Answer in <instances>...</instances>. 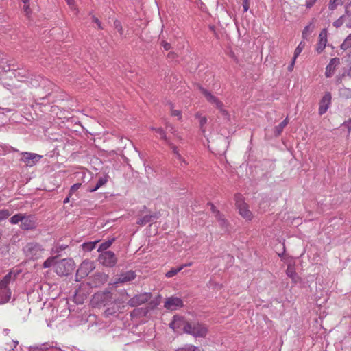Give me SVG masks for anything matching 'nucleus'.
Masks as SVG:
<instances>
[{
    "instance_id": "5fc2aeb1",
    "label": "nucleus",
    "mask_w": 351,
    "mask_h": 351,
    "mask_svg": "<svg viewBox=\"0 0 351 351\" xmlns=\"http://www.w3.org/2000/svg\"><path fill=\"white\" fill-rule=\"evenodd\" d=\"M0 110H2V113L3 114L8 113V112H12L13 110L11 108H1V107H0Z\"/></svg>"
},
{
    "instance_id": "37998d69",
    "label": "nucleus",
    "mask_w": 351,
    "mask_h": 351,
    "mask_svg": "<svg viewBox=\"0 0 351 351\" xmlns=\"http://www.w3.org/2000/svg\"><path fill=\"white\" fill-rule=\"evenodd\" d=\"M160 45L161 46L163 47L165 51H168L171 49V45L169 43L167 42L166 40H162L161 42H160Z\"/></svg>"
},
{
    "instance_id": "6e6d98bb",
    "label": "nucleus",
    "mask_w": 351,
    "mask_h": 351,
    "mask_svg": "<svg viewBox=\"0 0 351 351\" xmlns=\"http://www.w3.org/2000/svg\"><path fill=\"white\" fill-rule=\"evenodd\" d=\"M67 4L73 8L75 6V1L74 0H65Z\"/></svg>"
},
{
    "instance_id": "aec40b11",
    "label": "nucleus",
    "mask_w": 351,
    "mask_h": 351,
    "mask_svg": "<svg viewBox=\"0 0 351 351\" xmlns=\"http://www.w3.org/2000/svg\"><path fill=\"white\" fill-rule=\"evenodd\" d=\"M108 178L109 177L107 175H104V176L100 177L98 179L95 186L93 188L89 189L88 191L90 192H94V191H97V189H99L100 187L105 185L108 182Z\"/></svg>"
},
{
    "instance_id": "ea45409f",
    "label": "nucleus",
    "mask_w": 351,
    "mask_h": 351,
    "mask_svg": "<svg viewBox=\"0 0 351 351\" xmlns=\"http://www.w3.org/2000/svg\"><path fill=\"white\" fill-rule=\"evenodd\" d=\"M304 47V43L300 42L298 46L296 47L294 51V56L297 57L300 54Z\"/></svg>"
},
{
    "instance_id": "864d4df0",
    "label": "nucleus",
    "mask_w": 351,
    "mask_h": 351,
    "mask_svg": "<svg viewBox=\"0 0 351 351\" xmlns=\"http://www.w3.org/2000/svg\"><path fill=\"white\" fill-rule=\"evenodd\" d=\"M176 57H177V55H176V53H174V52H169V53L167 54V58L171 59V60H173V59H175Z\"/></svg>"
},
{
    "instance_id": "4468645a",
    "label": "nucleus",
    "mask_w": 351,
    "mask_h": 351,
    "mask_svg": "<svg viewBox=\"0 0 351 351\" xmlns=\"http://www.w3.org/2000/svg\"><path fill=\"white\" fill-rule=\"evenodd\" d=\"M182 306V300L177 297L168 298L164 304V307L170 311L177 310Z\"/></svg>"
},
{
    "instance_id": "473e14b6",
    "label": "nucleus",
    "mask_w": 351,
    "mask_h": 351,
    "mask_svg": "<svg viewBox=\"0 0 351 351\" xmlns=\"http://www.w3.org/2000/svg\"><path fill=\"white\" fill-rule=\"evenodd\" d=\"M23 215L24 214H21V213H18V214H16L14 215H13L10 219V222L12 223V224H17L19 223V222H22V220L23 219Z\"/></svg>"
},
{
    "instance_id": "f03ea898",
    "label": "nucleus",
    "mask_w": 351,
    "mask_h": 351,
    "mask_svg": "<svg viewBox=\"0 0 351 351\" xmlns=\"http://www.w3.org/2000/svg\"><path fill=\"white\" fill-rule=\"evenodd\" d=\"M23 250L26 257L32 260H38L41 258L45 251L40 244L36 242L27 243L23 247Z\"/></svg>"
},
{
    "instance_id": "2eb2a0df",
    "label": "nucleus",
    "mask_w": 351,
    "mask_h": 351,
    "mask_svg": "<svg viewBox=\"0 0 351 351\" xmlns=\"http://www.w3.org/2000/svg\"><path fill=\"white\" fill-rule=\"evenodd\" d=\"M190 322H187L184 317L180 316H174L173 321L170 323L169 326L175 331H178L179 329L182 328L185 332V326L189 324Z\"/></svg>"
},
{
    "instance_id": "680f3d73",
    "label": "nucleus",
    "mask_w": 351,
    "mask_h": 351,
    "mask_svg": "<svg viewBox=\"0 0 351 351\" xmlns=\"http://www.w3.org/2000/svg\"><path fill=\"white\" fill-rule=\"evenodd\" d=\"M9 332H10V330H9V329H5V330H4V332H5L6 335H8V334L9 333Z\"/></svg>"
},
{
    "instance_id": "f3484780",
    "label": "nucleus",
    "mask_w": 351,
    "mask_h": 351,
    "mask_svg": "<svg viewBox=\"0 0 351 351\" xmlns=\"http://www.w3.org/2000/svg\"><path fill=\"white\" fill-rule=\"evenodd\" d=\"M340 64V59L339 58H332L329 64L326 67L325 75L326 77H331L337 69Z\"/></svg>"
},
{
    "instance_id": "f257e3e1",
    "label": "nucleus",
    "mask_w": 351,
    "mask_h": 351,
    "mask_svg": "<svg viewBox=\"0 0 351 351\" xmlns=\"http://www.w3.org/2000/svg\"><path fill=\"white\" fill-rule=\"evenodd\" d=\"M19 271H10L0 280V304H3L10 301L12 295L10 285L16 280Z\"/></svg>"
},
{
    "instance_id": "de8ad7c7",
    "label": "nucleus",
    "mask_w": 351,
    "mask_h": 351,
    "mask_svg": "<svg viewBox=\"0 0 351 351\" xmlns=\"http://www.w3.org/2000/svg\"><path fill=\"white\" fill-rule=\"evenodd\" d=\"M296 59H297V57L293 56L290 64L287 67V70L289 71H293V69L294 68V65H295V62Z\"/></svg>"
},
{
    "instance_id": "a18cd8bd",
    "label": "nucleus",
    "mask_w": 351,
    "mask_h": 351,
    "mask_svg": "<svg viewBox=\"0 0 351 351\" xmlns=\"http://www.w3.org/2000/svg\"><path fill=\"white\" fill-rule=\"evenodd\" d=\"M206 122H207V119L206 117H201L199 118V124H200V128H201L202 132H204V130L203 129V127L206 123Z\"/></svg>"
},
{
    "instance_id": "6e6552de",
    "label": "nucleus",
    "mask_w": 351,
    "mask_h": 351,
    "mask_svg": "<svg viewBox=\"0 0 351 351\" xmlns=\"http://www.w3.org/2000/svg\"><path fill=\"white\" fill-rule=\"evenodd\" d=\"M21 158L20 160L23 162L27 167H33L38 163L43 158L42 155L32 153L23 152L21 153Z\"/></svg>"
},
{
    "instance_id": "9d476101",
    "label": "nucleus",
    "mask_w": 351,
    "mask_h": 351,
    "mask_svg": "<svg viewBox=\"0 0 351 351\" xmlns=\"http://www.w3.org/2000/svg\"><path fill=\"white\" fill-rule=\"evenodd\" d=\"M95 269V265L93 261L89 260H84L80 265L77 271V275L82 277L87 276L90 272Z\"/></svg>"
},
{
    "instance_id": "3c124183",
    "label": "nucleus",
    "mask_w": 351,
    "mask_h": 351,
    "mask_svg": "<svg viewBox=\"0 0 351 351\" xmlns=\"http://www.w3.org/2000/svg\"><path fill=\"white\" fill-rule=\"evenodd\" d=\"M82 184L80 183H76L75 184H73L71 187V193H74L75 191H77V189H79L81 186Z\"/></svg>"
},
{
    "instance_id": "1a4fd4ad",
    "label": "nucleus",
    "mask_w": 351,
    "mask_h": 351,
    "mask_svg": "<svg viewBox=\"0 0 351 351\" xmlns=\"http://www.w3.org/2000/svg\"><path fill=\"white\" fill-rule=\"evenodd\" d=\"M236 205L239 209V214L245 219H252V213L248 209L247 204L243 202L241 195H235Z\"/></svg>"
},
{
    "instance_id": "423d86ee",
    "label": "nucleus",
    "mask_w": 351,
    "mask_h": 351,
    "mask_svg": "<svg viewBox=\"0 0 351 351\" xmlns=\"http://www.w3.org/2000/svg\"><path fill=\"white\" fill-rule=\"evenodd\" d=\"M113 294L109 291L99 292L93 295L92 302L94 305H110L115 302Z\"/></svg>"
},
{
    "instance_id": "09e8293b",
    "label": "nucleus",
    "mask_w": 351,
    "mask_h": 351,
    "mask_svg": "<svg viewBox=\"0 0 351 351\" xmlns=\"http://www.w3.org/2000/svg\"><path fill=\"white\" fill-rule=\"evenodd\" d=\"M243 12H246L250 8V0H243Z\"/></svg>"
},
{
    "instance_id": "a878e982",
    "label": "nucleus",
    "mask_w": 351,
    "mask_h": 351,
    "mask_svg": "<svg viewBox=\"0 0 351 351\" xmlns=\"http://www.w3.org/2000/svg\"><path fill=\"white\" fill-rule=\"evenodd\" d=\"M287 275L292 279V280L294 282H296L298 279V276L297 274L295 273L294 268L291 267V265H289L287 267V271H286Z\"/></svg>"
},
{
    "instance_id": "603ef678",
    "label": "nucleus",
    "mask_w": 351,
    "mask_h": 351,
    "mask_svg": "<svg viewBox=\"0 0 351 351\" xmlns=\"http://www.w3.org/2000/svg\"><path fill=\"white\" fill-rule=\"evenodd\" d=\"M24 11H25L26 15H27V16L30 14V8H29V3L25 4V5H24Z\"/></svg>"
},
{
    "instance_id": "7c9ffc66",
    "label": "nucleus",
    "mask_w": 351,
    "mask_h": 351,
    "mask_svg": "<svg viewBox=\"0 0 351 351\" xmlns=\"http://www.w3.org/2000/svg\"><path fill=\"white\" fill-rule=\"evenodd\" d=\"M110 305H112V306L108 307L104 311V314L106 317L112 315L118 311V307L117 306L115 302L111 304Z\"/></svg>"
},
{
    "instance_id": "39448f33",
    "label": "nucleus",
    "mask_w": 351,
    "mask_h": 351,
    "mask_svg": "<svg viewBox=\"0 0 351 351\" xmlns=\"http://www.w3.org/2000/svg\"><path fill=\"white\" fill-rule=\"evenodd\" d=\"M201 93L205 97L206 99L212 105L215 106L219 112L224 116L228 115V112L223 108V104L220 101L218 97L214 95L211 92L207 89L199 87Z\"/></svg>"
},
{
    "instance_id": "bb28decb",
    "label": "nucleus",
    "mask_w": 351,
    "mask_h": 351,
    "mask_svg": "<svg viewBox=\"0 0 351 351\" xmlns=\"http://www.w3.org/2000/svg\"><path fill=\"white\" fill-rule=\"evenodd\" d=\"M186 265H191V263H189L188 265H182L178 268H172L171 270H169V271H167L165 274L166 277L167 278H171V277H173L174 276H176L179 271H180L184 267L186 266Z\"/></svg>"
},
{
    "instance_id": "a19ab883",
    "label": "nucleus",
    "mask_w": 351,
    "mask_h": 351,
    "mask_svg": "<svg viewBox=\"0 0 351 351\" xmlns=\"http://www.w3.org/2000/svg\"><path fill=\"white\" fill-rule=\"evenodd\" d=\"M114 27L118 31V32L122 35L123 34V27L121 23L119 20H115L114 22Z\"/></svg>"
},
{
    "instance_id": "c03bdc74",
    "label": "nucleus",
    "mask_w": 351,
    "mask_h": 351,
    "mask_svg": "<svg viewBox=\"0 0 351 351\" xmlns=\"http://www.w3.org/2000/svg\"><path fill=\"white\" fill-rule=\"evenodd\" d=\"M343 16H341L339 17L337 20H336L335 21H334L333 23V25L336 27H341L343 23Z\"/></svg>"
},
{
    "instance_id": "20e7f679",
    "label": "nucleus",
    "mask_w": 351,
    "mask_h": 351,
    "mask_svg": "<svg viewBox=\"0 0 351 351\" xmlns=\"http://www.w3.org/2000/svg\"><path fill=\"white\" fill-rule=\"evenodd\" d=\"M208 327L199 322H193L185 326V333L195 337H205L208 333Z\"/></svg>"
},
{
    "instance_id": "f704fd0d",
    "label": "nucleus",
    "mask_w": 351,
    "mask_h": 351,
    "mask_svg": "<svg viewBox=\"0 0 351 351\" xmlns=\"http://www.w3.org/2000/svg\"><path fill=\"white\" fill-rule=\"evenodd\" d=\"M169 105V107L171 110V114L173 117H177L178 118L179 120H180L182 119V112L180 110H173V104L169 102L168 104Z\"/></svg>"
},
{
    "instance_id": "dca6fc26",
    "label": "nucleus",
    "mask_w": 351,
    "mask_h": 351,
    "mask_svg": "<svg viewBox=\"0 0 351 351\" xmlns=\"http://www.w3.org/2000/svg\"><path fill=\"white\" fill-rule=\"evenodd\" d=\"M327 34V29H323L319 34V39L316 46V51L318 53H321L326 46L328 42Z\"/></svg>"
},
{
    "instance_id": "4c0bfd02",
    "label": "nucleus",
    "mask_w": 351,
    "mask_h": 351,
    "mask_svg": "<svg viewBox=\"0 0 351 351\" xmlns=\"http://www.w3.org/2000/svg\"><path fill=\"white\" fill-rule=\"evenodd\" d=\"M11 215V213L8 209L0 210V221H3L8 218Z\"/></svg>"
},
{
    "instance_id": "72a5a7b5",
    "label": "nucleus",
    "mask_w": 351,
    "mask_h": 351,
    "mask_svg": "<svg viewBox=\"0 0 351 351\" xmlns=\"http://www.w3.org/2000/svg\"><path fill=\"white\" fill-rule=\"evenodd\" d=\"M199 348L195 346L187 344L184 346L178 348L176 351H199Z\"/></svg>"
},
{
    "instance_id": "bf43d9fd",
    "label": "nucleus",
    "mask_w": 351,
    "mask_h": 351,
    "mask_svg": "<svg viewBox=\"0 0 351 351\" xmlns=\"http://www.w3.org/2000/svg\"><path fill=\"white\" fill-rule=\"evenodd\" d=\"M22 1L24 3V4L29 3V0H22Z\"/></svg>"
},
{
    "instance_id": "e433bc0d",
    "label": "nucleus",
    "mask_w": 351,
    "mask_h": 351,
    "mask_svg": "<svg viewBox=\"0 0 351 351\" xmlns=\"http://www.w3.org/2000/svg\"><path fill=\"white\" fill-rule=\"evenodd\" d=\"M55 257H49L48 258L44 263H43V267L44 268H49L51 267L52 265H55Z\"/></svg>"
},
{
    "instance_id": "4be33fe9",
    "label": "nucleus",
    "mask_w": 351,
    "mask_h": 351,
    "mask_svg": "<svg viewBox=\"0 0 351 351\" xmlns=\"http://www.w3.org/2000/svg\"><path fill=\"white\" fill-rule=\"evenodd\" d=\"M115 239L113 238L112 239L103 242L102 243L100 244L97 251L99 252V254H101L103 252H108V250H107L112 245Z\"/></svg>"
},
{
    "instance_id": "c9c22d12",
    "label": "nucleus",
    "mask_w": 351,
    "mask_h": 351,
    "mask_svg": "<svg viewBox=\"0 0 351 351\" xmlns=\"http://www.w3.org/2000/svg\"><path fill=\"white\" fill-rule=\"evenodd\" d=\"M216 219L218 221L219 226L223 228H226L228 226V221L227 220L223 217V215L220 213L219 216H217Z\"/></svg>"
},
{
    "instance_id": "c85d7f7f",
    "label": "nucleus",
    "mask_w": 351,
    "mask_h": 351,
    "mask_svg": "<svg viewBox=\"0 0 351 351\" xmlns=\"http://www.w3.org/2000/svg\"><path fill=\"white\" fill-rule=\"evenodd\" d=\"M151 130L155 131L160 136L161 139L164 140L166 143L168 142L169 139L166 136V132L162 128L152 127Z\"/></svg>"
},
{
    "instance_id": "412c9836",
    "label": "nucleus",
    "mask_w": 351,
    "mask_h": 351,
    "mask_svg": "<svg viewBox=\"0 0 351 351\" xmlns=\"http://www.w3.org/2000/svg\"><path fill=\"white\" fill-rule=\"evenodd\" d=\"M167 143L169 145L170 148L172 149L173 152L175 154L176 158L181 162L184 163L186 165V162L184 160V158L181 156V154L179 153V150L178 147L175 146L172 143H171L169 141L167 142Z\"/></svg>"
},
{
    "instance_id": "e2e57ef3",
    "label": "nucleus",
    "mask_w": 351,
    "mask_h": 351,
    "mask_svg": "<svg viewBox=\"0 0 351 351\" xmlns=\"http://www.w3.org/2000/svg\"><path fill=\"white\" fill-rule=\"evenodd\" d=\"M341 82V78L339 77L337 80V83L339 84Z\"/></svg>"
},
{
    "instance_id": "6ab92c4d",
    "label": "nucleus",
    "mask_w": 351,
    "mask_h": 351,
    "mask_svg": "<svg viewBox=\"0 0 351 351\" xmlns=\"http://www.w3.org/2000/svg\"><path fill=\"white\" fill-rule=\"evenodd\" d=\"M158 217L159 216L157 214L146 215L144 217L140 218L136 223L138 225L145 226L147 223L152 222L155 219H157Z\"/></svg>"
},
{
    "instance_id": "c756f323",
    "label": "nucleus",
    "mask_w": 351,
    "mask_h": 351,
    "mask_svg": "<svg viewBox=\"0 0 351 351\" xmlns=\"http://www.w3.org/2000/svg\"><path fill=\"white\" fill-rule=\"evenodd\" d=\"M343 4V0H330L328 3V9L330 11H334L338 6Z\"/></svg>"
},
{
    "instance_id": "69168bd1",
    "label": "nucleus",
    "mask_w": 351,
    "mask_h": 351,
    "mask_svg": "<svg viewBox=\"0 0 351 351\" xmlns=\"http://www.w3.org/2000/svg\"><path fill=\"white\" fill-rule=\"evenodd\" d=\"M177 138H178L179 141H182V138L180 136H177Z\"/></svg>"
},
{
    "instance_id": "9b49d317",
    "label": "nucleus",
    "mask_w": 351,
    "mask_h": 351,
    "mask_svg": "<svg viewBox=\"0 0 351 351\" xmlns=\"http://www.w3.org/2000/svg\"><path fill=\"white\" fill-rule=\"evenodd\" d=\"M151 298L149 293H144L132 298L128 302V305L134 307L147 302Z\"/></svg>"
},
{
    "instance_id": "79ce46f5",
    "label": "nucleus",
    "mask_w": 351,
    "mask_h": 351,
    "mask_svg": "<svg viewBox=\"0 0 351 351\" xmlns=\"http://www.w3.org/2000/svg\"><path fill=\"white\" fill-rule=\"evenodd\" d=\"M92 21H93V23L97 24V25L98 27V29H104V27H103V26L101 25V21L95 16H94V15L92 16Z\"/></svg>"
},
{
    "instance_id": "58836bf2",
    "label": "nucleus",
    "mask_w": 351,
    "mask_h": 351,
    "mask_svg": "<svg viewBox=\"0 0 351 351\" xmlns=\"http://www.w3.org/2000/svg\"><path fill=\"white\" fill-rule=\"evenodd\" d=\"M19 344V342L18 341H16V340H12L10 341V343H7V346L5 347V350H8L10 351H12V350H14V348H16V346H18Z\"/></svg>"
},
{
    "instance_id": "cd10ccee",
    "label": "nucleus",
    "mask_w": 351,
    "mask_h": 351,
    "mask_svg": "<svg viewBox=\"0 0 351 351\" xmlns=\"http://www.w3.org/2000/svg\"><path fill=\"white\" fill-rule=\"evenodd\" d=\"M314 29V26L313 25L312 23H311L309 25H306L303 31H302V38L304 39H308V36L312 33L313 30Z\"/></svg>"
},
{
    "instance_id": "393cba45",
    "label": "nucleus",
    "mask_w": 351,
    "mask_h": 351,
    "mask_svg": "<svg viewBox=\"0 0 351 351\" xmlns=\"http://www.w3.org/2000/svg\"><path fill=\"white\" fill-rule=\"evenodd\" d=\"M339 97L343 99L351 98V88L342 87L339 90Z\"/></svg>"
},
{
    "instance_id": "052dcab7",
    "label": "nucleus",
    "mask_w": 351,
    "mask_h": 351,
    "mask_svg": "<svg viewBox=\"0 0 351 351\" xmlns=\"http://www.w3.org/2000/svg\"><path fill=\"white\" fill-rule=\"evenodd\" d=\"M69 197H66L64 200V203L66 204L67 202H69Z\"/></svg>"
},
{
    "instance_id": "2f4dec72",
    "label": "nucleus",
    "mask_w": 351,
    "mask_h": 351,
    "mask_svg": "<svg viewBox=\"0 0 351 351\" xmlns=\"http://www.w3.org/2000/svg\"><path fill=\"white\" fill-rule=\"evenodd\" d=\"M351 47V33L345 38L340 46L342 50H347Z\"/></svg>"
},
{
    "instance_id": "ddd939ff",
    "label": "nucleus",
    "mask_w": 351,
    "mask_h": 351,
    "mask_svg": "<svg viewBox=\"0 0 351 351\" xmlns=\"http://www.w3.org/2000/svg\"><path fill=\"white\" fill-rule=\"evenodd\" d=\"M332 95L330 93L327 92L322 97L319 104V114L322 115L326 112L331 104Z\"/></svg>"
},
{
    "instance_id": "0eeeda50",
    "label": "nucleus",
    "mask_w": 351,
    "mask_h": 351,
    "mask_svg": "<svg viewBox=\"0 0 351 351\" xmlns=\"http://www.w3.org/2000/svg\"><path fill=\"white\" fill-rule=\"evenodd\" d=\"M98 261L104 267L112 268L117 265L118 258L113 252L108 251L99 254Z\"/></svg>"
},
{
    "instance_id": "13d9d810",
    "label": "nucleus",
    "mask_w": 351,
    "mask_h": 351,
    "mask_svg": "<svg viewBox=\"0 0 351 351\" xmlns=\"http://www.w3.org/2000/svg\"><path fill=\"white\" fill-rule=\"evenodd\" d=\"M348 75L349 77H351V66H350V68L348 69Z\"/></svg>"
},
{
    "instance_id": "49530a36",
    "label": "nucleus",
    "mask_w": 351,
    "mask_h": 351,
    "mask_svg": "<svg viewBox=\"0 0 351 351\" xmlns=\"http://www.w3.org/2000/svg\"><path fill=\"white\" fill-rule=\"evenodd\" d=\"M209 205L210 206L211 211L215 215V217L219 216L221 213L216 208L215 205L211 203H209Z\"/></svg>"
},
{
    "instance_id": "b1692460",
    "label": "nucleus",
    "mask_w": 351,
    "mask_h": 351,
    "mask_svg": "<svg viewBox=\"0 0 351 351\" xmlns=\"http://www.w3.org/2000/svg\"><path fill=\"white\" fill-rule=\"evenodd\" d=\"M98 242H99L98 241H90V242L84 243L82 245V249L84 252H90L93 249L95 248L96 244Z\"/></svg>"
},
{
    "instance_id": "5701e85b",
    "label": "nucleus",
    "mask_w": 351,
    "mask_h": 351,
    "mask_svg": "<svg viewBox=\"0 0 351 351\" xmlns=\"http://www.w3.org/2000/svg\"><path fill=\"white\" fill-rule=\"evenodd\" d=\"M288 124V119L286 118L284 121H282L280 123H279L277 126L274 128V134L276 136H279L283 131L285 126Z\"/></svg>"
},
{
    "instance_id": "4d7b16f0",
    "label": "nucleus",
    "mask_w": 351,
    "mask_h": 351,
    "mask_svg": "<svg viewBox=\"0 0 351 351\" xmlns=\"http://www.w3.org/2000/svg\"><path fill=\"white\" fill-rule=\"evenodd\" d=\"M166 128L167 129H169V130L172 132V133H174V130H173V126L169 124V123H167L166 125Z\"/></svg>"
},
{
    "instance_id": "7ed1b4c3",
    "label": "nucleus",
    "mask_w": 351,
    "mask_h": 351,
    "mask_svg": "<svg viewBox=\"0 0 351 351\" xmlns=\"http://www.w3.org/2000/svg\"><path fill=\"white\" fill-rule=\"evenodd\" d=\"M75 267L73 259H61L55 263V272L60 276H68L74 270Z\"/></svg>"
},
{
    "instance_id": "a211bd4d",
    "label": "nucleus",
    "mask_w": 351,
    "mask_h": 351,
    "mask_svg": "<svg viewBox=\"0 0 351 351\" xmlns=\"http://www.w3.org/2000/svg\"><path fill=\"white\" fill-rule=\"evenodd\" d=\"M136 275L133 271H127L121 273L116 279L114 283H126L135 279Z\"/></svg>"
},
{
    "instance_id": "8fccbe9b",
    "label": "nucleus",
    "mask_w": 351,
    "mask_h": 351,
    "mask_svg": "<svg viewBox=\"0 0 351 351\" xmlns=\"http://www.w3.org/2000/svg\"><path fill=\"white\" fill-rule=\"evenodd\" d=\"M317 1V0H306L305 5L307 8H311L315 4Z\"/></svg>"
},
{
    "instance_id": "0e129e2a",
    "label": "nucleus",
    "mask_w": 351,
    "mask_h": 351,
    "mask_svg": "<svg viewBox=\"0 0 351 351\" xmlns=\"http://www.w3.org/2000/svg\"><path fill=\"white\" fill-rule=\"evenodd\" d=\"M61 351H72V350L70 348H67L66 350H61Z\"/></svg>"
},
{
    "instance_id": "f8f14e48",
    "label": "nucleus",
    "mask_w": 351,
    "mask_h": 351,
    "mask_svg": "<svg viewBox=\"0 0 351 351\" xmlns=\"http://www.w3.org/2000/svg\"><path fill=\"white\" fill-rule=\"evenodd\" d=\"M36 218L34 215H23L21 228L25 230H34L36 228Z\"/></svg>"
}]
</instances>
